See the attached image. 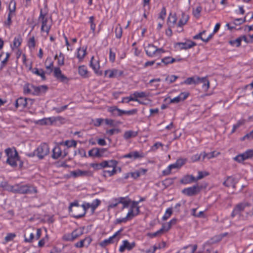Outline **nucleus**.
I'll return each instance as SVG.
<instances>
[{
	"label": "nucleus",
	"instance_id": "obj_1",
	"mask_svg": "<svg viewBox=\"0 0 253 253\" xmlns=\"http://www.w3.org/2000/svg\"><path fill=\"white\" fill-rule=\"evenodd\" d=\"M10 191L14 193L20 194H37V187L30 184L22 185L20 183L16 184L10 187Z\"/></svg>",
	"mask_w": 253,
	"mask_h": 253
},
{
	"label": "nucleus",
	"instance_id": "obj_2",
	"mask_svg": "<svg viewBox=\"0 0 253 253\" xmlns=\"http://www.w3.org/2000/svg\"><path fill=\"white\" fill-rule=\"evenodd\" d=\"M69 211L71 215L77 218H80L84 216L85 214V210L79 204L77 201L70 203L69 207Z\"/></svg>",
	"mask_w": 253,
	"mask_h": 253
},
{
	"label": "nucleus",
	"instance_id": "obj_3",
	"mask_svg": "<svg viewBox=\"0 0 253 253\" xmlns=\"http://www.w3.org/2000/svg\"><path fill=\"white\" fill-rule=\"evenodd\" d=\"M46 13H43L42 9H41L38 20L42 22L41 31H45L48 34L50 30L51 26L48 25L47 24L48 19L46 17Z\"/></svg>",
	"mask_w": 253,
	"mask_h": 253
},
{
	"label": "nucleus",
	"instance_id": "obj_4",
	"mask_svg": "<svg viewBox=\"0 0 253 253\" xmlns=\"http://www.w3.org/2000/svg\"><path fill=\"white\" fill-rule=\"evenodd\" d=\"M35 152H36V155L40 159H42L45 156L49 154V148L47 144L42 143L35 150Z\"/></svg>",
	"mask_w": 253,
	"mask_h": 253
},
{
	"label": "nucleus",
	"instance_id": "obj_5",
	"mask_svg": "<svg viewBox=\"0 0 253 253\" xmlns=\"http://www.w3.org/2000/svg\"><path fill=\"white\" fill-rule=\"evenodd\" d=\"M201 190V187L196 184L183 189L182 190V193L185 195L190 197L197 195L200 192Z\"/></svg>",
	"mask_w": 253,
	"mask_h": 253
},
{
	"label": "nucleus",
	"instance_id": "obj_6",
	"mask_svg": "<svg viewBox=\"0 0 253 253\" xmlns=\"http://www.w3.org/2000/svg\"><path fill=\"white\" fill-rule=\"evenodd\" d=\"M64 119L61 117L44 118L42 119L39 120L37 122V124L40 125H51L56 121H61Z\"/></svg>",
	"mask_w": 253,
	"mask_h": 253
},
{
	"label": "nucleus",
	"instance_id": "obj_7",
	"mask_svg": "<svg viewBox=\"0 0 253 253\" xmlns=\"http://www.w3.org/2000/svg\"><path fill=\"white\" fill-rule=\"evenodd\" d=\"M53 76L59 81L63 83H68L69 79L62 73L59 67H55L53 70Z\"/></svg>",
	"mask_w": 253,
	"mask_h": 253
},
{
	"label": "nucleus",
	"instance_id": "obj_8",
	"mask_svg": "<svg viewBox=\"0 0 253 253\" xmlns=\"http://www.w3.org/2000/svg\"><path fill=\"white\" fill-rule=\"evenodd\" d=\"M94 56L91 58L89 66L93 70L94 73L98 76H101L102 72L100 70L99 60H97L94 61Z\"/></svg>",
	"mask_w": 253,
	"mask_h": 253
},
{
	"label": "nucleus",
	"instance_id": "obj_9",
	"mask_svg": "<svg viewBox=\"0 0 253 253\" xmlns=\"http://www.w3.org/2000/svg\"><path fill=\"white\" fill-rule=\"evenodd\" d=\"M144 157V153L141 151H132L128 154L124 155L121 157L122 158H130L134 160L140 159Z\"/></svg>",
	"mask_w": 253,
	"mask_h": 253
},
{
	"label": "nucleus",
	"instance_id": "obj_10",
	"mask_svg": "<svg viewBox=\"0 0 253 253\" xmlns=\"http://www.w3.org/2000/svg\"><path fill=\"white\" fill-rule=\"evenodd\" d=\"M249 206L246 203H240L236 206L231 213L232 217H235L236 215L240 214L243 211L246 206Z\"/></svg>",
	"mask_w": 253,
	"mask_h": 253
},
{
	"label": "nucleus",
	"instance_id": "obj_11",
	"mask_svg": "<svg viewBox=\"0 0 253 253\" xmlns=\"http://www.w3.org/2000/svg\"><path fill=\"white\" fill-rule=\"evenodd\" d=\"M135 246V242H133L130 243L127 240H124L123 241V244L119 248V251L121 253H123L126 249L128 251L131 250Z\"/></svg>",
	"mask_w": 253,
	"mask_h": 253
},
{
	"label": "nucleus",
	"instance_id": "obj_12",
	"mask_svg": "<svg viewBox=\"0 0 253 253\" xmlns=\"http://www.w3.org/2000/svg\"><path fill=\"white\" fill-rule=\"evenodd\" d=\"M238 180L232 176H227L226 180L223 182V185L227 187H232L235 188Z\"/></svg>",
	"mask_w": 253,
	"mask_h": 253
},
{
	"label": "nucleus",
	"instance_id": "obj_13",
	"mask_svg": "<svg viewBox=\"0 0 253 253\" xmlns=\"http://www.w3.org/2000/svg\"><path fill=\"white\" fill-rule=\"evenodd\" d=\"M16 108H20L23 109L27 107V99L24 97H19L16 99L15 103Z\"/></svg>",
	"mask_w": 253,
	"mask_h": 253
},
{
	"label": "nucleus",
	"instance_id": "obj_14",
	"mask_svg": "<svg viewBox=\"0 0 253 253\" xmlns=\"http://www.w3.org/2000/svg\"><path fill=\"white\" fill-rule=\"evenodd\" d=\"M157 47L152 44H149L145 47V51L147 56L153 57L157 53Z\"/></svg>",
	"mask_w": 253,
	"mask_h": 253
},
{
	"label": "nucleus",
	"instance_id": "obj_15",
	"mask_svg": "<svg viewBox=\"0 0 253 253\" xmlns=\"http://www.w3.org/2000/svg\"><path fill=\"white\" fill-rule=\"evenodd\" d=\"M123 231V229H121L118 231L115 234L112 236L109 237L107 239H105L99 243V245L101 247H105V246L112 244L113 243V239H114L121 232Z\"/></svg>",
	"mask_w": 253,
	"mask_h": 253
},
{
	"label": "nucleus",
	"instance_id": "obj_16",
	"mask_svg": "<svg viewBox=\"0 0 253 253\" xmlns=\"http://www.w3.org/2000/svg\"><path fill=\"white\" fill-rule=\"evenodd\" d=\"M177 44L179 46L181 49H187L196 45V43L188 40L185 42H178Z\"/></svg>",
	"mask_w": 253,
	"mask_h": 253
},
{
	"label": "nucleus",
	"instance_id": "obj_17",
	"mask_svg": "<svg viewBox=\"0 0 253 253\" xmlns=\"http://www.w3.org/2000/svg\"><path fill=\"white\" fill-rule=\"evenodd\" d=\"M30 70L31 71L32 73L38 76H40L42 81H45L46 80L45 72L43 71L42 69H39L37 68H31Z\"/></svg>",
	"mask_w": 253,
	"mask_h": 253
},
{
	"label": "nucleus",
	"instance_id": "obj_18",
	"mask_svg": "<svg viewBox=\"0 0 253 253\" xmlns=\"http://www.w3.org/2000/svg\"><path fill=\"white\" fill-rule=\"evenodd\" d=\"M195 177L192 175H186L184 176L180 180V182L181 184H187L195 181Z\"/></svg>",
	"mask_w": 253,
	"mask_h": 253
},
{
	"label": "nucleus",
	"instance_id": "obj_19",
	"mask_svg": "<svg viewBox=\"0 0 253 253\" xmlns=\"http://www.w3.org/2000/svg\"><path fill=\"white\" fill-rule=\"evenodd\" d=\"M117 165L113 166H108L109 168H112V170H104L102 171V175L104 177H107V176H112L114 175L116 172V168Z\"/></svg>",
	"mask_w": 253,
	"mask_h": 253
},
{
	"label": "nucleus",
	"instance_id": "obj_20",
	"mask_svg": "<svg viewBox=\"0 0 253 253\" xmlns=\"http://www.w3.org/2000/svg\"><path fill=\"white\" fill-rule=\"evenodd\" d=\"M108 111L111 113L112 115L114 117L122 116L123 115V113L120 112V111H123V110L119 109L115 106L109 107Z\"/></svg>",
	"mask_w": 253,
	"mask_h": 253
},
{
	"label": "nucleus",
	"instance_id": "obj_21",
	"mask_svg": "<svg viewBox=\"0 0 253 253\" xmlns=\"http://www.w3.org/2000/svg\"><path fill=\"white\" fill-rule=\"evenodd\" d=\"M118 200V203L123 204L122 210L128 208L131 202L130 199L127 197H119Z\"/></svg>",
	"mask_w": 253,
	"mask_h": 253
},
{
	"label": "nucleus",
	"instance_id": "obj_22",
	"mask_svg": "<svg viewBox=\"0 0 253 253\" xmlns=\"http://www.w3.org/2000/svg\"><path fill=\"white\" fill-rule=\"evenodd\" d=\"M100 168L102 169L108 167V166H113L118 165V162L116 160L104 161L100 163H98Z\"/></svg>",
	"mask_w": 253,
	"mask_h": 253
},
{
	"label": "nucleus",
	"instance_id": "obj_23",
	"mask_svg": "<svg viewBox=\"0 0 253 253\" xmlns=\"http://www.w3.org/2000/svg\"><path fill=\"white\" fill-rule=\"evenodd\" d=\"M177 21V17L176 14H172L170 13L168 18L167 24L169 27H173Z\"/></svg>",
	"mask_w": 253,
	"mask_h": 253
},
{
	"label": "nucleus",
	"instance_id": "obj_24",
	"mask_svg": "<svg viewBox=\"0 0 253 253\" xmlns=\"http://www.w3.org/2000/svg\"><path fill=\"white\" fill-rule=\"evenodd\" d=\"M52 157L54 159H57L62 156V150L59 145L56 146L52 150Z\"/></svg>",
	"mask_w": 253,
	"mask_h": 253
},
{
	"label": "nucleus",
	"instance_id": "obj_25",
	"mask_svg": "<svg viewBox=\"0 0 253 253\" xmlns=\"http://www.w3.org/2000/svg\"><path fill=\"white\" fill-rule=\"evenodd\" d=\"M199 84H202V88L205 91L207 90L209 88L210 83L208 79L206 77L200 78V80H198Z\"/></svg>",
	"mask_w": 253,
	"mask_h": 253
},
{
	"label": "nucleus",
	"instance_id": "obj_26",
	"mask_svg": "<svg viewBox=\"0 0 253 253\" xmlns=\"http://www.w3.org/2000/svg\"><path fill=\"white\" fill-rule=\"evenodd\" d=\"M15 3H13V6L12 9H10V11L8 12V17L6 21L4 22V25L6 26L9 27L11 24V17L12 14L15 12Z\"/></svg>",
	"mask_w": 253,
	"mask_h": 253
},
{
	"label": "nucleus",
	"instance_id": "obj_27",
	"mask_svg": "<svg viewBox=\"0 0 253 253\" xmlns=\"http://www.w3.org/2000/svg\"><path fill=\"white\" fill-rule=\"evenodd\" d=\"M78 73L82 77L85 78L88 77V72L87 68L84 65L80 66L78 68Z\"/></svg>",
	"mask_w": 253,
	"mask_h": 253
},
{
	"label": "nucleus",
	"instance_id": "obj_28",
	"mask_svg": "<svg viewBox=\"0 0 253 253\" xmlns=\"http://www.w3.org/2000/svg\"><path fill=\"white\" fill-rule=\"evenodd\" d=\"M5 152L7 158H12L13 157H18V154L15 149L13 150L10 148H8L5 150Z\"/></svg>",
	"mask_w": 253,
	"mask_h": 253
},
{
	"label": "nucleus",
	"instance_id": "obj_29",
	"mask_svg": "<svg viewBox=\"0 0 253 253\" xmlns=\"http://www.w3.org/2000/svg\"><path fill=\"white\" fill-rule=\"evenodd\" d=\"M20 161V157H13L12 158H7L6 160V163L12 167H16L17 166V162Z\"/></svg>",
	"mask_w": 253,
	"mask_h": 253
},
{
	"label": "nucleus",
	"instance_id": "obj_30",
	"mask_svg": "<svg viewBox=\"0 0 253 253\" xmlns=\"http://www.w3.org/2000/svg\"><path fill=\"white\" fill-rule=\"evenodd\" d=\"M189 19V16L184 12L182 13L181 18L180 19L178 23V26L182 27L186 24Z\"/></svg>",
	"mask_w": 253,
	"mask_h": 253
},
{
	"label": "nucleus",
	"instance_id": "obj_31",
	"mask_svg": "<svg viewBox=\"0 0 253 253\" xmlns=\"http://www.w3.org/2000/svg\"><path fill=\"white\" fill-rule=\"evenodd\" d=\"M199 80V77H190L186 79L182 84H198V80Z\"/></svg>",
	"mask_w": 253,
	"mask_h": 253
},
{
	"label": "nucleus",
	"instance_id": "obj_32",
	"mask_svg": "<svg viewBox=\"0 0 253 253\" xmlns=\"http://www.w3.org/2000/svg\"><path fill=\"white\" fill-rule=\"evenodd\" d=\"M88 173H89V171H88L78 169V170L72 171L71 174L74 177H78V176L87 175Z\"/></svg>",
	"mask_w": 253,
	"mask_h": 253
},
{
	"label": "nucleus",
	"instance_id": "obj_33",
	"mask_svg": "<svg viewBox=\"0 0 253 253\" xmlns=\"http://www.w3.org/2000/svg\"><path fill=\"white\" fill-rule=\"evenodd\" d=\"M197 249V245H195L194 246L189 245L183 247V249L185 250V251L183 253H194Z\"/></svg>",
	"mask_w": 253,
	"mask_h": 253
},
{
	"label": "nucleus",
	"instance_id": "obj_34",
	"mask_svg": "<svg viewBox=\"0 0 253 253\" xmlns=\"http://www.w3.org/2000/svg\"><path fill=\"white\" fill-rule=\"evenodd\" d=\"M137 132L132 130L126 131L124 134V138L125 139H128L131 137H135L137 135Z\"/></svg>",
	"mask_w": 253,
	"mask_h": 253
},
{
	"label": "nucleus",
	"instance_id": "obj_35",
	"mask_svg": "<svg viewBox=\"0 0 253 253\" xmlns=\"http://www.w3.org/2000/svg\"><path fill=\"white\" fill-rule=\"evenodd\" d=\"M247 155L246 152L244 153L239 154L234 158V160L239 163H241L243 162L244 160L248 159L247 157Z\"/></svg>",
	"mask_w": 253,
	"mask_h": 253
},
{
	"label": "nucleus",
	"instance_id": "obj_36",
	"mask_svg": "<svg viewBox=\"0 0 253 253\" xmlns=\"http://www.w3.org/2000/svg\"><path fill=\"white\" fill-rule=\"evenodd\" d=\"M32 84L26 83L23 86V92L25 94H32Z\"/></svg>",
	"mask_w": 253,
	"mask_h": 253
},
{
	"label": "nucleus",
	"instance_id": "obj_37",
	"mask_svg": "<svg viewBox=\"0 0 253 253\" xmlns=\"http://www.w3.org/2000/svg\"><path fill=\"white\" fill-rule=\"evenodd\" d=\"M179 167H178L177 164L176 162H175L174 164L170 165L168 167L167 169L163 171V173L165 175H168L170 173V171L173 169H179Z\"/></svg>",
	"mask_w": 253,
	"mask_h": 253
},
{
	"label": "nucleus",
	"instance_id": "obj_38",
	"mask_svg": "<svg viewBox=\"0 0 253 253\" xmlns=\"http://www.w3.org/2000/svg\"><path fill=\"white\" fill-rule=\"evenodd\" d=\"M88 155L90 157H95L100 158V155L99 154L98 148H93L88 152Z\"/></svg>",
	"mask_w": 253,
	"mask_h": 253
},
{
	"label": "nucleus",
	"instance_id": "obj_39",
	"mask_svg": "<svg viewBox=\"0 0 253 253\" xmlns=\"http://www.w3.org/2000/svg\"><path fill=\"white\" fill-rule=\"evenodd\" d=\"M165 227L163 226L162 227L157 231L154 233H148V236L150 238H154L163 233L165 231Z\"/></svg>",
	"mask_w": 253,
	"mask_h": 253
},
{
	"label": "nucleus",
	"instance_id": "obj_40",
	"mask_svg": "<svg viewBox=\"0 0 253 253\" xmlns=\"http://www.w3.org/2000/svg\"><path fill=\"white\" fill-rule=\"evenodd\" d=\"M22 39L20 35L15 37L13 41V47L15 48L18 47L21 44Z\"/></svg>",
	"mask_w": 253,
	"mask_h": 253
},
{
	"label": "nucleus",
	"instance_id": "obj_41",
	"mask_svg": "<svg viewBox=\"0 0 253 253\" xmlns=\"http://www.w3.org/2000/svg\"><path fill=\"white\" fill-rule=\"evenodd\" d=\"M86 55V49H82L81 48L78 49V51L77 53V57L81 61L83 60L84 56Z\"/></svg>",
	"mask_w": 253,
	"mask_h": 253
},
{
	"label": "nucleus",
	"instance_id": "obj_42",
	"mask_svg": "<svg viewBox=\"0 0 253 253\" xmlns=\"http://www.w3.org/2000/svg\"><path fill=\"white\" fill-rule=\"evenodd\" d=\"M175 61H176L175 58H172V57H171L169 56H168V57H166L164 58L163 59H162V61H161V62L162 63H163L165 65H168L170 63H172Z\"/></svg>",
	"mask_w": 253,
	"mask_h": 253
},
{
	"label": "nucleus",
	"instance_id": "obj_43",
	"mask_svg": "<svg viewBox=\"0 0 253 253\" xmlns=\"http://www.w3.org/2000/svg\"><path fill=\"white\" fill-rule=\"evenodd\" d=\"M71 234L73 240H74L83 234V230L76 229L74 230Z\"/></svg>",
	"mask_w": 253,
	"mask_h": 253
},
{
	"label": "nucleus",
	"instance_id": "obj_44",
	"mask_svg": "<svg viewBox=\"0 0 253 253\" xmlns=\"http://www.w3.org/2000/svg\"><path fill=\"white\" fill-rule=\"evenodd\" d=\"M215 152H211L210 153H207L205 152H202V161H203L204 160L205 158H207L208 159H210L211 158H212L214 157V154Z\"/></svg>",
	"mask_w": 253,
	"mask_h": 253
},
{
	"label": "nucleus",
	"instance_id": "obj_45",
	"mask_svg": "<svg viewBox=\"0 0 253 253\" xmlns=\"http://www.w3.org/2000/svg\"><path fill=\"white\" fill-rule=\"evenodd\" d=\"M64 146L67 147V149L71 147H76L77 142L74 140H66L64 141Z\"/></svg>",
	"mask_w": 253,
	"mask_h": 253
},
{
	"label": "nucleus",
	"instance_id": "obj_46",
	"mask_svg": "<svg viewBox=\"0 0 253 253\" xmlns=\"http://www.w3.org/2000/svg\"><path fill=\"white\" fill-rule=\"evenodd\" d=\"M177 220V219L175 218H172L167 223V225H164L165 227V230L168 231L172 225L176 224Z\"/></svg>",
	"mask_w": 253,
	"mask_h": 253
},
{
	"label": "nucleus",
	"instance_id": "obj_47",
	"mask_svg": "<svg viewBox=\"0 0 253 253\" xmlns=\"http://www.w3.org/2000/svg\"><path fill=\"white\" fill-rule=\"evenodd\" d=\"M122 28L119 25L117 26L115 29V33L116 34V37L118 39H120L122 36Z\"/></svg>",
	"mask_w": 253,
	"mask_h": 253
},
{
	"label": "nucleus",
	"instance_id": "obj_48",
	"mask_svg": "<svg viewBox=\"0 0 253 253\" xmlns=\"http://www.w3.org/2000/svg\"><path fill=\"white\" fill-rule=\"evenodd\" d=\"M101 204V201L99 199H95L91 204L92 212H94L95 210Z\"/></svg>",
	"mask_w": 253,
	"mask_h": 253
},
{
	"label": "nucleus",
	"instance_id": "obj_49",
	"mask_svg": "<svg viewBox=\"0 0 253 253\" xmlns=\"http://www.w3.org/2000/svg\"><path fill=\"white\" fill-rule=\"evenodd\" d=\"M202 10V8L201 6H197L195 9L193 10V14L196 18H199L200 16V13Z\"/></svg>",
	"mask_w": 253,
	"mask_h": 253
},
{
	"label": "nucleus",
	"instance_id": "obj_50",
	"mask_svg": "<svg viewBox=\"0 0 253 253\" xmlns=\"http://www.w3.org/2000/svg\"><path fill=\"white\" fill-rule=\"evenodd\" d=\"M138 101V99H137L136 98H134V97H132L131 95L128 96V97H123L122 99V100L121 101L122 103H129V101Z\"/></svg>",
	"mask_w": 253,
	"mask_h": 253
},
{
	"label": "nucleus",
	"instance_id": "obj_51",
	"mask_svg": "<svg viewBox=\"0 0 253 253\" xmlns=\"http://www.w3.org/2000/svg\"><path fill=\"white\" fill-rule=\"evenodd\" d=\"M137 111H138V110L137 109H133L128 110V111H125V110L120 111V113H123V115L126 114L127 115H135V114H137Z\"/></svg>",
	"mask_w": 253,
	"mask_h": 253
},
{
	"label": "nucleus",
	"instance_id": "obj_52",
	"mask_svg": "<svg viewBox=\"0 0 253 253\" xmlns=\"http://www.w3.org/2000/svg\"><path fill=\"white\" fill-rule=\"evenodd\" d=\"M47 86L45 85L38 86L37 95H39L42 92H45L47 90Z\"/></svg>",
	"mask_w": 253,
	"mask_h": 253
},
{
	"label": "nucleus",
	"instance_id": "obj_53",
	"mask_svg": "<svg viewBox=\"0 0 253 253\" xmlns=\"http://www.w3.org/2000/svg\"><path fill=\"white\" fill-rule=\"evenodd\" d=\"M133 96L134 97V98L138 99V98L145 97L147 96V95L146 92L143 91H135L133 93Z\"/></svg>",
	"mask_w": 253,
	"mask_h": 253
},
{
	"label": "nucleus",
	"instance_id": "obj_54",
	"mask_svg": "<svg viewBox=\"0 0 253 253\" xmlns=\"http://www.w3.org/2000/svg\"><path fill=\"white\" fill-rule=\"evenodd\" d=\"M242 41V38L239 37L235 40L230 41L229 43L232 45H236L237 47H239L241 45V42Z\"/></svg>",
	"mask_w": 253,
	"mask_h": 253
},
{
	"label": "nucleus",
	"instance_id": "obj_55",
	"mask_svg": "<svg viewBox=\"0 0 253 253\" xmlns=\"http://www.w3.org/2000/svg\"><path fill=\"white\" fill-rule=\"evenodd\" d=\"M117 70H106L105 71L104 74L105 76H108L109 78H112L115 77V74L117 73Z\"/></svg>",
	"mask_w": 253,
	"mask_h": 253
},
{
	"label": "nucleus",
	"instance_id": "obj_56",
	"mask_svg": "<svg viewBox=\"0 0 253 253\" xmlns=\"http://www.w3.org/2000/svg\"><path fill=\"white\" fill-rule=\"evenodd\" d=\"M172 213V208H168L166 211L165 215L163 217V219L166 220L168 219Z\"/></svg>",
	"mask_w": 253,
	"mask_h": 253
},
{
	"label": "nucleus",
	"instance_id": "obj_57",
	"mask_svg": "<svg viewBox=\"0 0 253 253\" xmlns=\"http://www.w3.org/2000/svg\"><path fill=\"white\" fill-rule=\"evenodd\" d=\"M135 216H136V214H135L134 211L132 209H129L128 213L126 214V217L127 219V220L132 219L133 217H134Z\"/></svg>",
	"mask_w": 253,
	"mask_h": 253
},
{
	"label": "nucleus",
	"instance_id": "obj_58",
	"mask_svg": "<svg viewBox=\"0 0 253 253\" xmlns=\"http://www.w3.org/2000/svg\"><path fill=\"white\" fill-rule=\"evenodd\" d=\"M178 76H176L175 75H171L170 76H168L165 79V81H169V84H171L175 82Z\"/></svg>",
	"mask_w": 253,
	"mask_h": 253
},
{
	"label": "nucleus",
	"instance_id": "obj_59",
	"mask_svg": "<svg viewBox=\"0 0 253 253\" xmlns=\"http://www.w3.org/2000/svg\"><path fill=\"white\" fill-rule=\"evenodd\" d=\"M201 158H202V153L200 154H195L193 155L191 157V160L192 162H196L201 160Z\"/></svg>",
	"mask_w": 253,
	"mask_h": 253
},
{
	"label": "nucleus",
	"instance_id": "obj_60",
	"mask_svg": "<svg viewBox=\"0 0 253 253\" xmlns=\"http://www.w3.org/2000/svg\"><path fill=\"white\" fill-rule=\"evenodd\" d=\"M94 17L93 16H91L89 17V22L90 23V29L93 32H94L96 27V25L94 23Z\"/></svg>",
	"mask_w": 253,
	"mask_h": 253
},
{
	"label": "nucleus",
	"instance_id": "obj_61",
	"mask_svg": "<svg viewBox=\"0 0 253 253\" xmlns=\"http://www.w3.org/2000/svg\"><path fill=\"white\" fill-rule=\"evenodd\" d=\"M223 237H224V235H218L217 236H215L211 239V242L212 243H215L216 242H218L220 241Z\"/></svg>",
	"mask_w": 253,
	"mask_h": 253
},
{
	"label": "nucleus",
	"instance_id": "obj_62",
	"mask_svg": "<svg viewBox=\"0 0 253 253\" xmlns=\"http://www.w3.org/2000/svg\"><path fill=\"white\" fill-rule=\"evenodd\" d=\"M253 139V130L251 131L250 132L246 134L244 136H243L242 138V140H244L246 139L251 140Z\"/></svg>",
	"mask_w": 253,
	"mask_h": 253
},
{
	"label": "nucleus",
	"instance_id": "obj_63",
	"mask_svg": "<svg viewBox=\"0 0 253 253\" xmlns=\"http://www.w3.org/2000/svg\"><path fill=\"white\" fill-rule=\"evenodd\" d=\"M16 236L14 233H8L5 237V241L6 242H9L12 240Z\"/></svg>",
	"mask_w": 253,
	"mask_h": 253
},
{
	"label": "nucleus",
	"instance_id": "obj_64",
	"mask_svg": "<svg viewBox=\"0 0 253 253\" xmlns=\"http://www.w3.org/2000/svg\"><path fill=\"white\" fill-rule=\"evenodd\" d=\"M189 93L188 92H181L179 95L178 96L180 97V100L181 101H183L185 99H186L188 96H189Z\"/></svg>",
	"mask_w": 253,
	"mask_h": 253
}]
</instances>
